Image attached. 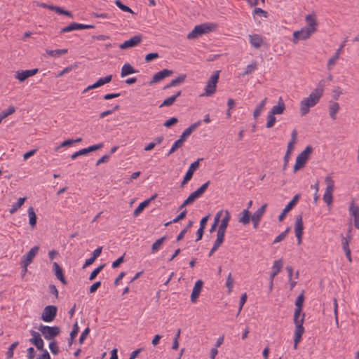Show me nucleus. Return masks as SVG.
Masks as SVG:
<instances>
[{
	"label": "nucleus",
	"instance_id": "nucleus-1",
	"mask_svg": "<svg viewBox=\"0 0 359 359\" xmlns=\"http://www.w3.org/2000/svg\"><path fill=\"white\" fill-rule=\"evenodd\" d=\"M306 25L300 30L293 32L292 42L294 44L298 43L300 40H306L316 32L318 22L314 14H309L305 17Z\"/></svg>",
	"mask_w": 359,
	"mask_h": 359
},
{
	"label": "nucleus",
	"instance_id": "nucleus-2",
	"mask_svg": "<svg viewBox=\"0 0 359 359\" xmlns=\"http://www.w3.org/2000/svg\"><path fill=\"white\" fill-rule=\"evenodd\" d=\"M216 27V25L212 23H203L194 27L193 30L190 32L187 38L188 39H197L202 34L208 33L212 31Z\"/></svg>",
	"mask_w": 359,
	"mask_h": 359
},
{
	"label": "nucleus",
	"instance_id": "nucleus-3",
	"mask_svg": "<svg viewBox=\"0 0 359 359\" xmlns=\"http://www.w3.org/2000/svg\"><path fill=\"white\" fill-rule=\"evenodd\" d=\"M313 148L311 146L308 145L307 147H306L304 150H303L297 156L296 162L293 168L294 172H296L297 170L303 168L305 166L307 161L309 158L310 155L313 152Z\"/></svg>",
	"mask_w": 359,
	"mask_h": 359
},
{
	"label": "nucleus",
	"instance_id": "nucleus-4",
	"mask_svg": "<svg viewBox=\"0 0 359 359\" xmlns=\"http://www.w3.org/2000/svg\"><path fill=\"white\" fill-rule=\"evenodd\" d=\"M320 97L313 92L306 98L303 99L300 102V113L305 116L309 112L310 107H314L319 101Z\"/></svg>",
	"mask_w": 359,
	"mask_h": 359
},
{
	"label": "nucleus",
	"instance_id": "nucleus-5",
	"mask_svg": "<svg viewBox=\"0 0 359 359\" xmlns=\"http://www.w3.org/2000/svg\"><path fill=\"white\" fill-rule=\"evenodd\" d=\"M39 330L41 332L43 337L47 340L55 339L60 333V328L57 326H48L41 325L39 327Z\"/></svg>",
	"mask_w": 359,
	"mask_h": 359
},
{
	"label": "nucleus",
	"instance_id": "nucleus-6",
	"mask_svg": "<svg viewBox=\"0 0 359 359\" xmlns=\"http://www.w3.org/2000/svg\"><path fill=\"white\" fill-rule=\"evenodd\" d=\"M325 182L327 186L323 199L327 205H330L333 201L332 194L334 189V182L330 176H327Z\"/></svg>",
	"mask_w": 359,
	"mask_h": 359
},
{
	"label": "nucleus",
	"instance_id": "nucleus-7",
	"mask_svg": "<svg viewBox=\"0 0 359 359\" xmlns=\"http://www.w3.org/2000/svg\"><path fill=\"white\" fill-rule=\"evenodd\" d=\"M219 71H216L215 72H214V74L211 76V77L208 81L207 84L205 87V93L203 94L202 95H205V96L209 97V96L212 95L215 93L216 88H217V83L219 80Z\"/></svg>",
	"mask_w": 359,
	"mask_h": 359
},
{
	"label": "nucleus",
	"instance_id": "nucleus-8",
	"mask_svg": "<svg viewBox=\"0 0 359 359\" xmlns=\"http://www.w3.org/2000/svg\"><path fill=\"white\" fill-rule=\"evenodd\" d=\"M57 308L56 306H53V305L46 306L44 308V309L41 313V318L43 321L47 322V323L52 322L55 318V317L57 316Z\"/></svg>",
	"mask_w": 359,
	"mask_h": 359
},
{
	"label": "nucleus",
	"instance_id": "nucleus-9",
	"mask_svg": "<svg viewBox=\"0 0 359 359\" xmlns=\"http://www.w3.org/2000/svg\"><path fill=\"white\" fill-rule=\"evenodd\" d=\"M39 250V246H34L22 257V267L25 268V271H27V266L33 262V259L37 254Z\"/></svg>",
	"mask_w": 359,
	"mask_h": 359
},
{
	"label": "nucleus",
	"instance_id": "nucleus-10",
	"mask_svg": "<svg viewBox=\"0 0 359 359\" xmlns=\"http://www.w3.org/2000/svg\"><path fill=\"white\" fill-rule=\"evenodd\" d=\"M302 308L296 307L294 312V323L296 330H304L303 323L304 321L305 314L302 313Z\"/></svg>",
	"mask_w": 359,
	"mask_h": 359
},
{
	"label": "nucleus",
	"instance_id": "nucleus-11",
	"mask_svg": "<svg viewBox=\"0 0 359 359\" xmlns=\"http://www.w3.org/2000/svg\"><path fill=\"white\" fill-rule=\"evenodd\" d=\"M203 158H198L197 161H196L193 162V163L190 165V166H189V169H188L187 172H186V174H185V175H184V178H183V180H182V183H181V187H184V185H185V184H187L189 180H191V178H192V177H193V174H194V172H195V171L198 168V167H199V163H200V161H203Z\"/></svg>",
	"mask_w": 359,
	"mask_h": 359
},
{
	"label": "nucleus",
	"instance_id": "nucleus-12",
	"mask_svg": "<svg viewBox=\"0 0 359 359\" xmlns=\"http://www.w3.org/2000/svg\"><path fill=\"white\" fill-rule=\"evenodd\" d=\"M294 232L295 236L297 239V243L299 245L302 243V236L304 232V224L302 221V215H297L296 217V221L294 224Z\"/></svg>",
	"mask_w": 359,
	"mask_h": 359
},
{
	"label": "nucleus",
	"instance_id": "nucleus-13",
	"mask_svg": "<svg viewBox=\"0 0 359 359\" xmlns=\"http://www.w3.org/2000/svg\"><path fill=\"white\" fill-rule=\"evenodd\" d=\"M266 207L267 204L264 203L251 216V220L252 222L254 229H257L258 228L259 223L266 211Z\"/></svg>",
	"mask_w": 359,
	"mask_h": 359
},
{
	"label": "nucleus",
	"instance_id": "nucleus-14",
	"mask_svg": "<svg viewBox=\"0 0 359 359\" xmlns=\"http://www.w3.org/2000/svg\"><path fill=\"white\" fill-rule=\"evenodd\" d=\"M299 198H300V194H297L287 203V205L285 207V208L283 210L282 212L278 216V221L279 222H282L284 219V218H285V215H287V213L288 212H290L294 207V205L297 203Z\"/></svg>",
	"mask_w": 359,
	"mask_h": 359
},
{
	"label": "nucleus",
	"instance_id": "nucleus-15",
	"mask_svg": "<svg viewBox=\"0 0 359 359\" xmlns=\"http://www.w3.org/2000/svg\"><path fill=\"white\" fill-rule=\"evenodd\" d=\"M30 334L32 338L29 339V342L34 345L38 350L43 351L44 344L40 334L32 330H30Z\"/></svg>",
	"mask_w": 359,
	"mask_h": 359
},
{
	"label": "nucleus",
	"instance_id": "nucleus-16",
	"mask_svg": "<svg viewBox=\"0 0 359 359\" xmlns=\"http://www.w3.org/2000/svg\"><path fill=\"white\" fill-rule=\"evenodd\" d=\"M173 74L172 70H169L167 69H164L157 73H156L153 77L152 79L149 81V85L151 86L154 83H158L160 81L164 79L165 77L170 76Z\"/></svg>",
	"mask_w": 359,
	"mask_h": 359
},
{
	"label": "nucleus",
	"instance_id": "nucleus-17",
	"mask_svg": "<svg viewBox=\"0 0 359 359\" xmlns=\"http://www.w3.org/2000/svg\"><path fill=\"white\" fill-rule=\"evenodd\" d=\"M112 79V75H107L105 77L100 78L95 83L88 86L83 90V93H86L88 91L99 88L106 83H109Z\"/></svg>",
	"mask_w": 359,
	"mask_h": 359
},
{
	"label": "nucleus",
	"instance_id": "nucleus-18",
	"mask_svg": "<svg viewBox=\"0 0 359 359\" xmlns=\"http://www.w3.org/2000/svg\"><path fill=\"white\" fill-rule=\"evenodd\" d=\"M142 41L141 35H135L130 38L129 40L124 41L120 44L119 48L121 49H127L129 48L135 47L138 45Z\"/></svg>",
	"mask_w": 359,
	"mask_h": 359
},
{
	"label": "nucleus",
	"instance_id": "nucleus-19",
	"mask_svg": "<svg viewBox=\"0 0 359 359\" xmlns=\"http://www.w3.org/2000/svg\"><path fill=\"white\" fill-rule=\"evenodd\" d=\"M38 69H27L16 72L15 78L20 82L25 81L30 76L35 75L38 72Z\"/></svg>",
	"mask_w": 359,
	"mask_h": 359
},
{
	"label": "nucleus",
	"instance_id": "nucleus-20",
	"mask_svg": "<svg viewBox=\"0 0 359 359\" xmlns=\"http://www.w3.org/2000/svg\"><path fill=\"white\" fill-rule=\"evenodd\" d=\"M203 285V282L201 280H198L194 286L192 292L191 294V302H196L197 299L198 298L200 293L202 290V287Z\"/></svg>",
	"mask_w": 359,
	"mask_h": 359
},
{
	"label": "nucleus",
	"instance_id": "nucleus-21",
	"mask_svg": "<svg viewBox=\"0 0 359 359\" xmlns=\"http://www.w3.org/2000/svg\"><path fill=\"white\" fill-rule=\"evenodd\" d=\"M156 196H157V195L154 194L152 196H151L149 198L140 203L138 205V206L135 209V210L133 212V216L134 217L138 216L144 210V209L149 205V204L151 203V201H152L153 200H154L156 198Z\"/></svg>",
	"mask_w": 359,
	"mask_h": 359
},
{
	"label": "nucleus",
	"instance_id": "nucleus-22",
	"mask_svg": "<svg viewBox=\"0 0 359 359\" xmlns=\"http://www.w3.org/2000/svg\"><path fill=\"white\" fill-rule=\"evenodd\" d=\"M249 41L252 46L258 49L262 46L264 42V37L257 34H250L249 35Z\"/></svg>",
	"mask_w": 359,
	"mask_h": 359
},
{
	"label": "nucleus",
	"instance_id": "nucleus-23",
	"mask_svg": "<svg viewBox=\"0 0 359 359\" xmlns=\"http://www.w3.org/2000/svg\"><path fill=\"white\" fill-rule=\"evenodd\" d=\"M53 270L57 278L60 280L62 284L67 285V281L64 276L62 269L57 262H53Z\"/></svg>",
	"mask_w": 359,
	"mask_h": 359
},
{
	"label": "nucleus",
	"instance_id": "nucleus-24",
	"mask_svg": "<svg viewBox=\"0 0 359 359\" xmlns=\"http://www.w3.org/2000/svg\"><path fill=\"white\" fill-rule=\"evenodd\" d=\"M186 79H187L186 74H180L178 77H177L175 79H172L168 84L165 85L163 87V89L166 90L171 87L176 86L184 82Z\"/></svg>",
	"mask_w": 359,
	"mask_h": 359
},
{
	"label": "nucleus",
	"instance_id": "nucleus-25",
	"mask_svg": "<svg viewBox=\"0 0 359 359\" xmlns=\"http://www.w3.org/2000/svg\"><path fill=\"white\" fill-rule=\"evenodd\" d=\"M137 71L129 63H126L121 68V76L124 78L128 75L137 73Z\"/></svg>",
	"mask_w": 359,
	"mask_h": 359
},
{
	"label": "nucleus",
	"instance_id": "nucleus-26",
	"mask_svg": "<svg viewBox=\"0 0 359 359\" xmlns=\"http://www.w3.org/2000/svg\"><path fill=\"white\" fill-rule=\"evenodd\" d=\"M285 109V104L281 97L279 98L278 105L273 106L271 111H269L271 114H281L283 113Z\"/></svg>",
	"mask_w": 359,
	"mask_h": 359
},
{
	"label": "nucleus",
	"instance_id": "nucleus-27",
	"mask_svg": "<svg viewBox=\"0 0 359 359\" xmlns=\"http://www.w3.org/2000/svg\"><path fill=\"white\" fill-rule=\"evenodd\" d=\"M251 219V215L250 211L248 209H245L240 214V217L238 218V222L242 223L244 225H246L250 223Z\"/></svg>",
	"mask_w": 359,
	"mask_h": 359
},
{
	"label": "nucleus",
	"instance_id": "nucleus-28",
	"mask_svg": "<svg viewBox=\"0 0 359 359\" xmlns=\"http://www.w3.org/2000/svg\"><path fill=\"white\" fill-rule=\"evenodd\" d=\"M28 215H29V224L32 228H34L36 224L37 217H36V215L34 212L33 207L29 208Z\"/></svg>",
	"mask_w": 359,
	"mask_h": 359
},
{
	"label": "nucleus",
	"instance_id": "nucleus-29",
	"mask_svg": "<svg viewBox=\"0 0 359 359\" xmlns=\"http://www.w3.org/2000/svg\"><path fill=\"white\" fill-rule=\"evenodd\" d=\"M348 210L351 215L354 217V219H359V206L355 204L354 201H351Z\"/></svg>",
	"mask_w": 359,
	"mask_h": 359
},
{
	"label": "nucleus",
	"instance_id": "nucleus-30",
	"mask_svg": "<svg viewBox=\"0 0 359 359\" xmlns=\"http://www.w3.org/2000/svg\"><path fill=\"white\" fill-rule=\"evenodd\" d=\"M68 52L67 48L56 49V50H46V53L50 57H59L61 55L65 54Z\"/></svg>",
	"mask_w": 359,
	"mask_h": 359
},
{
	"label": "nucleus",
	"instance_id": "nucleus-31",
	"mask_svg": "<svg viewBox=\"0 0 359 359\" xmlns=\"http://www.w3.org/2000/svg\"><path fill=\"white\" fill-rule=\"evenodd\" d=\"M231 219V215H230V213L228 210H226L225 211V216L222 219L221 221V224L219 226V229H223V230H226V228L228 226V224H229V222Z\"/></svg>",
	"mask_w": 359,
	"mask_h": 359
},
{
	"label": "nucleus",
	"instance_id": "nucleus-32",
	"mask_svg": "<svg viewBox=\"0 0 359 359\" xmlns=\"http://www.w3.org/2000/svg\"><path fill=\"white\" fill-rule=\"evenodd\" d=\"M325 87V81L321 80L318 84L317 88L313 91V93L321 97L323 95L324 88Z\"/></svg>",
	"mask_w": 359,
	"mask_h": 359
},
{
	"label": "nucleus",
	"instance_id": "nucleus-33",
	"mask_svg": "<svg viewBox=\"0 0 359 359\" xmlns=\"http://www.w3.org/2000/svg\"><path fill=\"white\" fill-rule=\"evenodd\" d=\"M283 266V263L282 259L275 261L272 266V271L273 272V274L278 275L280 272Z\"/></svg>",
	"mask_w": 359,
	"mask_h": 359
},
{
	"label": "nucleus",
	"instance_id": "nucleus-34",
	"mask_svg": "<svg viewBox=\"0 0 359 359\" xmlns=\"http://www.w3.org/2000/svg\"><path fill=\"white\" fill-rule=\"evenodd\" d=\"M166 240V236H163L161 238H160L159 239L156 240L152 245L151 246V252L152 253H155L156 252L161 245L163 243V242Z\"/></svg>",
	"mask_w": 359,
	"mask_h": 359
},
{
	"label": "nucleus",
	"instance_id": "nucleus-35",
	"mask_svg": "<svg viewBox=\"0 0 359 359\" xmlns=\"http://www.w3.org/2000/svg\"><path fill=\"white\" fill-rule=\"evenodd\" d=\"M267 98H264L255 108L254 112H253V116L255 118H257L261 114L262 109H264L266 102Z\"/></svg>",
	"mask_w": 359,
	"mask_h": 359
},
{
	"label": "nucleus",
	"instance_id": "nucleus-36",
	"mask_svg": "<svg viewBox=\"0 0 359 359\" xmlns=\"http://www.w3.org/2000/svg\"><path fill=\"white\" fill-rule=\"evenodd\" d=\"M26 200L25 197L20 198L18 201L13 204L12 208L10 210V213L13 214L15 212L25 203Z\"/></svg>",
	"mask_w": 359,
	"mask_h": 359
},
{
	"label": "nucleus",
	"instance_id": "nucleus-37",
	"mask_svg": "<svg viewBox=\"0 0 359 359\" xmlns=\"http://www.w3.org/2000/svg\"><path fill=\"white\" fill-rule=\"evenodd\" d=\"M304 330H296L294 331V348L297 349L298 344L302 340V334H304Z\"/></svg>",
	"mask_w": 359,
	"mask_h": 359
},
{
	"label": "nucleus",
	"instance_id": "nucleus-38",
	"mask_svg": "<svg viewBox=\"0 0 359 359\" xmlns=\"http://www.w3.org/2000/svg\"><path fill=\"white\" fill-rule=\"evenodd\" d=\"M339 109V105L337 102H334L330 106L329 112L330 116L332 117L333 120L336 119V114L338 112Z\"/></svg>",
	"mask_w": 359,
	"mask_h": 359
},
{
	"label": "nucleus",
	"instance_id": "nucleus-39",
	"mask_svg": "<svg viewBox=\"0 0 359 359\" xmlns=\"http://www.w3.org/2000/svg\"><path fill=\"white\" fill-rule=\"evenodd\" d=\"M72 26L73 31L77 29H93L95 27V26L92 25H84L77 22H72Z\"/></svg>",
	"mask_w": 359,
	"mask_h": 359
},
{
	"label": "nucleus",
	"instance_id": "nucleus-40",
	"mask_svg": "<svg viewBox=\"0 0 359 359\" xmlns=\"http://www.w3.org/2000/svg\"><path fill=\"white\" fill-rule=\"evenodd\" d=\"M105 266V264H101L98 267L95 268L90 274L88 280L92 281L100 273V271L104 269Z\"/></svg>",
	"mask_w": 359,
	"mask_h": 359
},
{
	"label": "nucleus",
	"instance_id": "nucleus-41",
	"mask_svg": "<svg viewBox=\"0 0 359 359\" xmlns=\"http://www.w3.org/2000/svg\"><path fill=\"white\" fill-rule=\"evenodd\" d=\"M18 344V341H15L8 347V351L6 353V359H11L13 357V351L16 348Z\"/></svg>",
	"mask_w": 359,
	"mask_h": 359
},
{
	"label": "nucleus",
	"instance_id": "nucleus-42",
	"mask_svg": "<svg viewBox=\"0 0 359 359\" xmlns=\"http://www.w3.org/2000/svg\"><path fill=\"white\" fill-rule=\"evenodd\" d=\"M184 142H182L180 140H176L174 144H172V147L170 148L169 152L167 154V156H169L172 153H174L177 149L182 147L183 146Z\"/></svg>",
	"mask_w": 359,
	"mask_h": 359
},
{
	"label": "nucleus",
	"instance_id": "nucleus-43",
	"mask_svg": "<svg viewBox=\"0 0 359 359\" xmlns=\"http://www.w3.org/2000/svg\"><path fill=\"white\" fill-rule=\"evenodd\" d=\"M15 111V107L11 105L8 109L2 111L0 114V116L2 117V119L8 117L9 115L13 114Z\"/></svg>",
	"mask_w": 359,
	"mask_h": 359
},
{
	"label": "nucleus",
	"instance_id": "nucleus-44",
	"mask_svg": "<svg viewBox=\"0 0 359 359\" xmlns=\"http://www.w3.org/2000/svg\"><path fill=\"white\" fill-rule=\"evenodd\" d=\"M276 121V118L275 117V115H273L269 112L267 116V122L266 124V127L267 128H272L274 126Z\"/></svg>",
	"mask_w": 359,
	"mask_h": 359
},
{
	"label": "nucleus",
	"instance_id": "nucleus-45",
	"mask_svg": "<svg viewBox=\"0 0 359 359\" xmlns=\"http://www.w3.org/2000/svg\"><path fill=\"white\" fill-rule=\"evenodd\" d=\"M115 4L123 11L133 13V11L128 6L123 4L121 0H115Z\"/></svg>",
	"mask_w": 359,
	"mask_h": 359
},
{
	"label": "nucleus",
	"instance_id": "nucleus-46",
	"mask_svg": "<svg viewBox=\"0 0 359 359\" xmlns=\"http://www.w3.org/2000/svg\"><path fill=\"white\" fill-rule=\"evenodd\" d=\"M290 231V228L287 227L284 231H283L278 236L276 237V238L273 241V243H279V242L282 241L283 240H284Z\"/></svg>",
	"mask_w": 359,
	"mask_h": 359
},
{
	"label": "nucleus",
	"instance_id": "nucleus-47",
	"mask_svg": "<svg viewBox=\"0 0 359 359\" xmlns=\"http://www.w3.org/2000/svg\"><path fill=\"white\" fill-rule=\"evenodd\" d=\"M49 348L51 351V353L54 355H57L60 350L59 347L57 346V342L55 340H53L49 344Z\"/></svg>",
	"mask_w": 359,
	"mask_h": 359
},
{
	"label": "nucleus",
	"instance_id": "nucleus-48",
	"mask_svg": "<svg viewBox=\"0 0 359 359\" xmlns=\"http://www.w3.org/2000/svg\"><path fill=\"white\" fill-rule=\"evenodd\" d=\"M233 279L232 278V276H231V273H229L228 276H227V278H226V286L228 288V292L230 293L232 290V288H233Z\"/></svg>",
	"mask_w": 359,
	"mask_h": 359
},
{
	"label": "nucleus",
	"instance_id": "nucleus-49",
	"mask_svg": "<svg viewBox=\"0 0 359 359\" xmlns=\"http://www.w3.org/2000/svg\"><path fill=\"white\" fill-rule=\"evenodd\" d=\"M175 100H176L175 99V96L172 95L164 100V101L161 104L159 107L171 106L175 102Z\"/></svg>",
	"mask_w": 359,
	"mask_h": 359
},
{
	"label": "nucleus",
	"instance_id": "nucleus-50",
	"mask_svg": "<svg viewBox=\"0 0 359 359\" xmlns=\"http://www.w3.org/2000/svg\"><path fill=\"white\" fill-rule=\"evenodd\" d=\"M304 301V292L298 295L295 301V306L299 308H303V304Z\"/></svg>",
	"mask_w": 359,
	"mask_h": 359
},
{
	"label": "nucleus",
	"instance_id": "nucleus-51",
	"mask_svg": "<svg viewBox=\"0 0 359 359\" xmlns=\"http://www.w3.org/2000/svg\"><path fill=\"white\" fill-rule=\"evenodd\" d=\"M256 67H257V64L255 62L254 63L248 65L246 67L244 72L243 73V75L245 76V75L251 74L252 72L255 71V69H256Z\"/></svg>",
	"mask_w": 359,
	"mask_h": 359
},
{
	"label": "nucleus",
	"instance_id": "nucleus-52",
	"mask_svg": "<svg viewBox=\"0 0 359 359\" xmlns=\"http://www.w3.org/2000/svg\"><path fill=\"white\" fill-rule=\"evenodd\" d=\"M78 67L77 64H75L74 65L69 66L66 68H65L62 71H61L57 75V77H61L64 76L65 74H67L70 72L74 68H76Z\"/></svg>",
	"mask_w": 359,
	"mask_h": 359
},
{
	"label": "nucleus",
	"instance_id": "nucleus-53",
	"mask_svg": "<svg viewBox=\"0 0 359 359\" xmlns=\"http://www.w3.org/2000/svg\"><path fill=\"white\" fill-rule=\"evenodd\" d=\"M178 119L176 117H172L170 119L164 122L163 126L166 128H170L171 126L177 123Z\"/></svg>",
	"mask_w": 359,
	"mask_h": 359
},
{
	"label": "nucleus",
	"instance_id": "nucleus-54",
	"mask_svg": "<svg viewBox=\"0 0 359 359\" xmlns=\"http://www.w3.org/2000/svg\"><path fill=\"white\" fill-rule=\"evenodd\" d=\"M103 147V144L102 143H100V144H94V145H91L87 148H86V152H87V154L90 152H92V151H97L100 149H101L102 147Z\"/></svg>",
	"mask_w": 359,
	"mask_h": 359
},
{
	"label": "nucleus",
	"instance_id": "nucleus-55",
	"mask_svg": "<svg viewBox=\"0 0 359 359\" xmlns=\"http://www.w3.org/2000/svg\"><path fill=\"white\" fill-rule=\"evenodd\" d=\"M159 57V55L158 53H150L145 56V61L146 62H150L153 60L156 59Z\"/></svg>",
	"mask_w": 359,
	"mask_h": 359
},
{
	"label": "nucleus",
	"instance_id": "nucleus-56",
	"mask_svg": "<svg viewBox=\"0 0 359 359\" xmlns=\"http://www.w3.org/2000/svg\"><path fill=\"white\" fill-rule=\"evenodd\" d=\"M338 59V53H334V55L331 58L329 59L327 62V67L330 69L332 66H334L336 64L337 60Z\"/></svg>",
	"mask_w": 359,
	"mask_h": 359
},
{
	"label": "nucleus",
	"instance_id": "nucleus-57",
	"mask_svg": "<svg viewBox=\"0 0 359 359\" xmlns=\"http://www.w3.org/2000/svg\"><path fill=\"white\" fill-rule=\"evenodd\" d=\"M89 333H90V328L89 327H86L83 331V332L81 333V336L79 337V343L81 344H82L83 343L84 340L86 339V337H88Z\"/></svg>",
	"mask_w": 359,
	"mask_h": 359
},
{
	"label": "nucleus",
	"instance_id": "nucleus-58",
	"mask_svg": "<svg viewBox=\"0 0 359 359\" xmlns=\"http://www.w3.org/2000/svg\"><path fill=\"white\" fill-rule=\"evenodd\" d=\"M341 245L344 251L350 250L349 241L341 234Z\"/></svg>",
	"mask_w": 359,
	"mask_h": 359
},
{
	"label": "nucleus",
	"instance_id": "nucleus-59",
	"mask_svg": "<svg viewBox=\"0 0 359 359\" xmlns=\"http://www.w3.org/2000/svg\"><path fill=\"white\" fill-rule=\"evenodd\" d=\"M55 13L72 18V14L69 11L64 10L63 8L59 6H57V8H55Z\"/></svg>",
	"mask_w": 359,
	"mask_h": 359
},
{
	"label": "nucleus",
	"instance_id": "nucleus-60",
	"mask_svg": "<svg viewBox=\"0 0 359 359\" xmlns=\"http://www.w3.org/2000/svg\"><path fill=\"white\" fill-rule=\"evenodd\" d=\"M253 14L257 15H262L264 18H266L268 16V13L260 8H255L253 11Z\"/></svg>",
	"mask_w": 359,
	"mask_h": 359
},
{
	"label": "nucleus",
	"instance_id": "nucleus-61",
	"mask_svg": "<svg viewBox=\"0 0 359 359\" xmlns=\"http://www.w3.org/2000/svg\"><path fill=\"white\" fill-rule=\"evenodd\" d=\"M187 210H184L182 212H181L175 218L172 219L173 223H177L179 221L184 219L187 215Z\"/></svg>",
	"mask_w": 359,
	"mask_h": 359
},
{
	"label": "nucleus",
	"instance_id": "nucleus-62",
	"mask_svg": "<svg viewBox=\"0 0 359 359\" xmlns=\"http://www.w3.org/2000/svg\"><path fill=\"white\" fill-rule=\"evenodd\" d=\"M86 154H87V152H86V148H84V149H80L78 151L74 152L71 156V158L72 160H74V159H76L79 156H83V155H86Z\"/></svg>",
	"mask_w": 359,
	"mask_h": 359
},
{
	"label": "nucleus",
	"instance_id": "nucleus-63",
	"mask_svg": "<svg viewBox=\"0 0 359 359\" xmlns=\"http://www.w3.org/2000/svg\"><path fill=\"white\" fill-rule=\"evenodd\" d=\"M101 286V282L100 281H96L89 288V292L90 293H94L96 292V290Z\"/></svg>",
	"mask_w": 359,
	"mask_h": 359
},
{
	"label": "nucleus",
	"instance_id": "nucleus-64",
	"mask_svg": "<svg viewBox=\"0 0 359 359\" xmlns=\"http://www.w3.org/2000/svg\"><path fill=\"white\" fill-rule=\"evenodd\" d=\"M123 256H121L120 257H118L116 260H115L112 264H111V267L113 269H116V268H118L123 262H124V258H123Z\"/></svg>",
	"mask_w": 359,
	"mask_h": 359
}]
</instances>
